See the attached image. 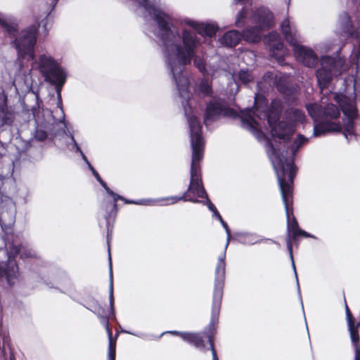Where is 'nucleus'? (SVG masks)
<instances>
[{
  "label": "nucleus",
  "instance_id": "2eb2a0df",
  "mask_svg": "<svg viewBox=\"0 0 360 360\" xmlns=\"http://www.w3.org/2000/svg\"><path fill=\"white\" fill-rule=\"evenodd\" d=\"M86 307L97 315L101 323L104 326L105 330L111 329L109 322L110 315H112L110 310L108 311L103 307L98 301L94 299L89 301Z\"/></svg>",
  "mask_w": 360,
  "mask_h": 360
},
{
  "label": "nucleus",
  "instance_id": "f03ea898",
  "mask_svg": "<svg viewBox=\"0 0 360 360\" xmlns=\"http://www.w3.org/2000/svg\"><path fill=\"white\" fill-rule=\"evenodd\" d=\"M226 254L222 253L218 258L215 268V278L212 299L211 319L207 327L200 332H187L184 340L198 349H204L205 340L207 339L212 352L214 347V335L221 311L226 277Z\"/></svg>",
  "mask_w": 360,
  "mask_h": 360
},
{
  "label": "nucleus",
  "instance_id": "72a5a7b5",
  "mask_svg": "<svg viewBox=\"0 0 360 360\" xmlns=\"http://www.w3.org/2000/svg\"><path fill=\"white\" fill-rule=\"evenodd\" d=\"M279 119L280 112L270 110L267 114V122L269 127L271 129L272 127H274L277 123H278V122H280Z\"/></svg>",
  "mask_w": 360,
  "mask_h": 360
},
{
  "label": "nucleus",
  "instance_id": "bb28decb",
  "mask_svg": "<svg viewBox=\"0 0 360 360\" xmlns=\"http://www.w3.org/2000/svg\"><path fill=\"white\" fill-rule=\"evenodd\" d=\"M348 330L354 347L360 346V336L359 328H360V321L355 323V320L347 323Z\"/></svg>",
  "mask_w": 360,
  "mask_h": 360
},
{
  "label": "nucleus",
  "instance_id": "412c9836",
  "mask_svg": "<svg viewBox=\"0 0 360 360\" xmlns=\"http://www.w3.org/2000/svg\"><path fill=\"white\" fill-rule=\"evenodd\" d=\"M261 27L258 26H251L243 30L241 33L242 39L247 42L256 44L261 40Z\"/></svg>",
  "mask_w": 360,
  "mask_h": 360
},
{
  "label": "nucleus",
  "instance_id": "4468645a",
  "mask_svg": "<svg viewBox=\"0 0 360 360\" xmlns=\"http://www.w3.org/2000/svg\"><path fill=\"white\" fill-rule=\"evenodd\" d=\"M293 51L296 58L307 67L314 68L318 63V57L311 49L297 44L293 46Z\"/></svg>",
  "mask_w": 360,
  "mask_h": 360
},
{
  "label": "nucleus",
  "instance_id": "a878e982",
  "mask_svg": "<svg viewBox=\"0 0 360 360\" xmlns=\"http://www.w3.org/2000/svg\"><path fill=\"white\" fill-rule=\"evenodd\" d=\"M39 60V70L43 76L58 65V64L53 58L46 56L45 55L41 56Z\"/></svg>",
  "mask_w": 360,
  "mask_h": 360
},
{
  "label": "nucleus",
  "instance_id": "4be33fe9",
  "mask_svg": "<svg viewBox=\"0 0 360 360\" xmlns=\"http://www.w3.org/2000/svg\"><path fill=\"white\" fill-rule=\"evenodd\" d=\"M242 39L241 33L237 30H230L224 33L220 39L221 44L228 47H235Z\"/></svg>",
  "mask_w": 360,
  "mask_h": 360
},
{
  "label": "nucleus",
  "instance_id": "9b49d317",
  "mask_svg": "<svg viewBox=\"0 0 360 360\" xmlns=\"http://www.w3.org/2000/svg\"><path fill=\"white\" fill-rule=\"evenodd\" d=\"M321 67L316 70L318 84L321 90L328 87L336 69L335 60L330 56L322 57Z\"/></svg>",
  "mask_w": 360,
  "mask_h": 360
},
{
  "label": "nucleus",
  "instance_id": "20e7f679",
  "mask_svg": "<svg viewBox=\"0 0 360 360\" xmlns=\"http://www.w3.org/2000/svg\"><path fill=\"white\" fill-rule=\"evenodd\" d=\"M202 160H197L192 158L191 164V178L187 190L181 196H170L158 200L160 205H172L179 201H188L193 203H203L198 198H205V201L210 199L206 190L203 186L200 162Z\"/></svg>",
  "mask_w": 360,
  "mask_h": 360
},
{
  "label": "nucleus",
  "instance_id": "6ab92c4d",
  "mask_svg": "<svg viewBox=\"0 0 360 360\" xmlns=\"http://www.w3.org/2000/svg\"><path fill=\"white\" fill-rule=\"evenodd\" d=\"M256 22L262 30L271 28L274 24L273 13L264 8H258L255 12Z\"/></svg>",
  "mask_w": 360,
  "mask_h": 360
},
{
  "label": "nucleus",
  "instance_id": "5701e85b",
  "mask_svg": "<svg viewBox=\"0 0 360 360\" xmlns=\"http://www.w3.org/2000/svg\"><path fill=\"white\" fill-rule=\"evenodd\" d=\"M281 31L285 40L290 46H294L297 44L296 32H292L290 27V22L288 18H285L281 24Z\"/></svg>",
  "mask_w": 360,
  "mask_h": 360
},
{
  "label": "nucleus",
  "instance_id": "a18cd8bd",
  "mask_svg": "<svg viewBox=\"0 0 360 360\" xmlns=\"http://www.w3.org/2000/svg\"><path fill=\"white\" fill-rule=\"evenodd\" d=\"M212 359L213 360H219L217 354V351H216V349H212Z\"/></svg>",
  "mask_w": 360,
  "mask_h": 360
},
{
  "label": "nucleus",
  "instance_id": "de8ad7c7",
  "mask_svg": "<svg viewBox=\"0 0 360 360\" xmlns=\"http://www.w3.org/2000/svg\"><path fill=\"white\" fill-rule=\"evenodd\" d=\"M109 263H110V271H112V259H111L110 254H109Z\"/></svg>",
  "mask_w": 360,
  "mask_h": 360
},
{
  "label": "nucleus",
  "instance_id": "cd10ccee",
  "mask_svg": "<svg viewBox=\"0 0 360 360\" xmlns=\"http://www.w3.org/2000/svg\"><path fill=\"white\" fill-rule=\"evenodd\" d=\"M0 25L11 38H15L18 33V25L14 21L8 22L0 17Z\"/></svg>",
  "mask_w": 360,
  "mask_h": 360
},
{
  "label": "nucleus",
  "instance_id": "a211bd4d",
  "mask_svg": "<svg viewBox=\"0 0 360 360\" xmlns=\"http://www.w3.org/2000/svg\"><path fill=\"white\" fill-rule=\"evenodd\" d=\"M186 24L193 27L198 34L202 37H213L216 35L217 32L219 30V27L217 25L198 22L192 20H187L185 21Z\"/></svg>",
  "mask_w": 360,
  "mask_h": 360
},
{
  "label": "nucleus",
  "instance_id": "864d4df0",
  "mask_svg": "<svg viewBox=\"0 0 360 360\" xmlns=\"http://www.w3.org/2000/svg\"><path fill=\"white\" fill-rule=\"evenodd\" d=\"M359 321H360V316H359Z\"/></svg>",
  "mask_w": 360,
  "mask_h": 360
},
{
  "label": "nucleus",
  "instance_id": "2f4dec72",
  "mask_svg": "<svg viewBox=\"0 0 360 360\" xmlns=\"http://www.w3.org/2000/svg\"><path fill=\"white\" fill-rule=\"evenodd\" d=\"M356 119H348L347 122L344 124L343 128L344 131L342 132L345 137L348 139V135L352 136L355 135L354 127H355V121Z\"/></svg>",
  "mask_w": 360,
  "mask_h": 360
},
{
  "label": "nucleus",
  "instance_id": "393cba45",
  "mask_svg": "<svg viewBox=\"0 0 360 360\" xmlns=\"http://www.w3.org/2000/svg\"><path fill=\"white\" fill-rule=\"evenodd\" d=\"M203 204L206 205L207 206L208 209L212 212L213 217H216L220 221L222 226L225 229V231L227 233V243H226V247H227L229 245V243L230 237H231V230L229 229L228 224L224 220L221 215L217 210L215 205L212 202L210 199H207V200L205 201V202H203Z\"/></svg>",
  "mask_w": 360,
  "mask_h": 360
},
{
  "label": "nucleus",
  "instance_id": "c9c22d12",
  "mask_svg": "<svg viewBox=\"0 0 360 360\" xmlns=\"http://www.w3.org/2000/svg\"><path fill=\"white\" fill-rule=\"evenodd\" d=\"M137 1L149 14H151V11L156 7L149 0H137Z\"/></svg>",
  "mask_w": 360,
  "mask_h": 360
},
{
  "label": "nucleus",
  "instance_id": "39448f33",
  "mask_svg": "<svg viewBox=\"0 0 360 360\" xmlns=\"http://www.w3.org/2000/svg\"><path fill=\"white\" fill-rule=\"evenodd\" d=\"M200 44V39L195 33L184 29L181 33V44H173L172 48L179 64L184 67L191 65L193 60L194 65L200 72H203L205 70V62L196 55Z\"/></svg>",
  "mask_w": 360,
  "mask_h": 360
},
{
  "label": "nucleus",
  "instance_id": "dca6fc26",
  "mask_svg": "<svg viewBox=\"0 0 360 360\" xmlns=\"http://www.w3.org/2000/svg\"><path fill=\"white\" fill-rule=\"evenodd\" d=\"M15 119V111L8 105V97L3 93L0 96V121L1 124L11 126Z\"/></svg>",
  "mask_w": 360,
  "mask_h": 360
},
{
  "label": "nucleus",
  "instance_id": "a19ab883",
  "mask_svg": "<svg viewBox=\"0 0 360 360\" xmlns=\"http://www.w3.org/2000/svg\"><path fill=\"white\" fill-rule=\"evenodd\" d=\"M168 333L172 334L176 336L180 337L183 340H184L185 336L186 335L187 332H181V331H177V330H172L168 331Z\"/></svg>",
  "mask_w": 360,
  "mask_h": 360
},
{
  "label": "nucleus",
  "instance_id": "f8f14e48",
  "mask_svg": "<svg viewBox=\"0 0 360 360\" xmlns=\"http://www.w3.org/2000/svg\"><path fill=\"white\" fill-rule=\"evenodd\" d=\"M171 72L173 75V78L176 82L179 94L181 98H183L182 105L186 108V106L191 108L189 101L191 98V93L190 91V82L187 79H181L183 70L179 67L177 68L174 65H171Z\"/></svg>",
  "mask_w": 360,
  "mask_h": 360
},
{
  "label": "nucleus",
  "instance_id": "c03bdc74",
  "mask_svg": "<svg viewBox=\"0 0 360 360\" xmlns=\"http://www.w3.org/2000/svg\"><path fill=\"white\" fill-rule=\"evenodd\" d=\"M105 219H106L105 218ZM105 221H106V226H107V229H108V236L109 232H112V230H110V225L112 226H113V223L115 222V219L114 221H111L109 224H108L107 220H105Z\"/></svg>",
  "mask_w": 360,
  "mask_h": 360
},
{
  "label": "nucleus",
  "instance_id": "79ce46f5",
  "mask_svg": "<svg viewBox=\"0 0 360 360\" xmlns=\"http://www.w3.org/2000/svg\"><path fill=\"white\" fill-rule=\"evenodd\" d=\"M354 348L355 352L354 360H360V345Z\"/></svg>",
  "mask_w": 360,
  "mask_h": 360
},
{
  "label": "nucleus",
  "instance_id": "f704fd0d",
  "mask_svg": "<svg viewBox=\"0 0 360 360\" xmlns=\"http://www.w3.org/2000/svg\"><path fill=\"white\" fill-rule=\"evenodd\" d=\"M307 139L302 134H298L297 139L294 141L292 146L293 154H295L299 148L306 142Z\"/></svg>",
  "mask_w": 360,
  "mask_h": 360
},
{
  "label": "nucleus",
  "instance_id": "09e8293b",
  "mask_svg": "<svg viewBox=\"0 0 360 360\" xmlns=\"http://www.w3.org/2000/svg\"><path fill=\"white\" fill-rule=\"evenodd\" d=\"M50 1H51V4H53V6L54 7L59 0H50Z\"/></svg>",
  "mask_w": 360,
  "mask_h": 360
},
{
  "label": "nucleus",
  "instance_id": "1a4fd4ad",
  "mask_svg": "<svg viewBox=\"0 0 360 360\" xmlns=\"http://www.w3.org/2000/svg\"><path fill=\"white\" fill-rule=\"evenodd\" d=\"M190 128L192 158L202 160L205 150V141L202 135V125L195 115L188 117Z\"/></svg>",
  "mask_w": 360,
  "mask_h": 360
},
{
  "label": "nucleus",
  "instance_id": "7c9ffc66",
  "mask_svg": "<svg viewBox=\"0 0 360 360\" xmlns=\"http://www.w3.org/2000/svg\"><path fill=\"white\" fill-rule=\"evenodd\" d=\"M289 120L295 123H303L305 120L304 113L299 109H293L288 112Z\"/></svg>",
  "mask_w": 360,
  "mask_h": 360
},
{
  "label": "nucleus",
  "instance_id": "423d86ee",
  "mask_svg": "<svg viewBox=\"0 0 360 360\" xmlns=\"http://www.w3.org/2000/svg\"><path fill=\"white\" fill-rule=\"evenodd\" d=\"M89 167L92 172L93 175L95 176L96 180L100 183L102 187L105 190L108 194H109L112 200H103L100 207V212L103 216L104 218L106 219L108 224H109L111 221H114L116 219L118 207H117V201L122 200L126 204H138L134 200H128L123 196L115 193L112 190H111L107 185V184L103 180L101 177L100 174L98 172L94 169V167L88 162Z\"/></svg>",
  "mask_w": 360,
  "mask_h": 360
},
{
  "label": "nucleus",
  "instance_id": "f3484780",
  "mask_svg": "<svg viewBox=\"0 0 360 360\" xmlns=\"http://www.w3.org/2000/svg\"><path fill=\"white\" fill-rule=\"evenodd\" d=\"M44 77L46 81L56 85L58 96L60 98L61 89L66 82V75L63 70L58 65L45 74Z\"/></svg>",
  "mask_w": 360,
  "mask_h": 360
},
{
  "label": "nucleus",
  "instance_id": "ddd939ff",
  "mask_svg": "<svg viewBox=\"0 0 360 360\" xmlns=\"http://www.w3.org/2000/svg\"><path fill=\"white\" fill-rule=\"evenodd\" d=\"M18 269L15 256L9 255L7 261L0 263V278L5 277L8 285L11 286L14 283L13 280L18 276Z\"/></svg>",
  "mask_w": 360,
  "mask_h": 360
},
{
  "label": "nucleus",
  "instance_id": "c85d7f7f",
  "mask_svg": "<svg viewBox=\"0 0 360 360\" xmlns=\"http://www.w3.org/2000/svg\"><path fill=\"white\" fill-rule=\"evenodd\" d=\"M108 333V360H115L116 358V342H117V338L118 336V333L115 335V337H112V329L106 330Z\"/></svg>",
  "mask_w": 360,
  "mask_h": 360
},
{
  "label": "nucleus",
  "instance_id": "3c124183",
  "mask_svg": "<svg viewBox=\"0 0 360 360\" xmlns=\"http://www.w3.org/2000/svg\"><path fill=\"white\" fill-rule=\"evenodd\" d=\"M313 108L312 105H310L309 107H307V110H308V112L310 115H311V108Z\"/></svg>",
  "mask_w": 360,
  "mask_h": 360
},
{
  "label": "nucleus",
  "instance_id": "0eeeda50",
  "mask_svg": "<svg viewBox=\"0 0 360 360\" xmlns=\"http://www.w3.org/2000/svg\"><path fill=\"white\" fill-rule=\"evenodd\" d=\"M340 115V110L337 105L333 103L326 105L322 110L321 114V117L324 120L314 125V136H320L328 132H341L342 127L339 122L328 120L338 119Z\"/></svg>",
  "mask_w": 360,
  "mask_h": 360
},
{
  "label": "nucleus",
  "instance_id": "37998d69",
  "mask_svg": "<svg viewBox=\"0 0 360 360\" xmlns=\"http://www.w3.org/2000/svg\"><path fill=\"white\" fill-rule=\"evenodd\" d=\"M283 43L279 41L273 45L272 49L279 51L283 49Z\"/></svg>",
  "mask_w": 360,
  "mask_h": 360
},
{
  "label": "nucleus",
  "instance_id": "f257e3e1",
  "mask_svg": "<svg viewBox=\"0 0 360 360\" xmlns=\"http://www.w3.org/2000/svg\"><path fill=\"white\" fill-rule=\"evenodd\" d=\"M268 154L276 172L282 200L285 207L287 218L288 238L286 245L291 259L293 260L292 246L298 247L300 237L314 238L311 233L300 229L294 215L293 184L297 167L295 165L293 157H285L278 147L268 139L266 141Z\"/></svg>",
  "mask_w": 360,
  "mask_h": 360
},
{
  "label": "nucleus",
  "instance_id": "ea45409f",
  "mask_svg": "<svg viewBox=\"0 0 360 360\" xmlns=\"http://www.w3.org/2000/svg\"><path fill=\"white\" fill-rule=\"evenodd\" d=\"M344 304H345V314H346V319H347V322H349V321H354L355 319L352 314V313L351 312L348 305H347V300H346V297L344 295Z\"/></svg>",
  "mask_w": 360,
  "mask_h": 360
},
{
  "label": "nucleus",
  "instance_id": "8fccbe9b",
  "mask_svg": "<svg viewBox=\"0 0 360 360\" xmlns=\"http://www.w3.org/2000/svg\"><path fill=\"white\" fill-rule=\"evenodd\" d=\"M15 255H18L20 252V248L18 247H15Z\"/></svg>",
  "mask_w": 360,
  "mask_h": 360
},
{
  "label": "nucleus",
  "instance_id": "c756f323",
  "mask_svg": "<svg viewBox=\"0 0 360 360\" xmlns=\"http://www.w3.org/2000/svg\"><path fill=\"white\" fill-rule=\"evenodd\" d=\"M274 84L279 93L286 96H290L292 94V89L288 86L286 79L283 77L276 78Z\"/></svg>",
  "mask_w": 360,
  "mask_h": 360
},
{
  "label": "nucleus",
  "instance_id": "58836bf2",
  "mask_svg": "<svg viewBox=\"0 0 360 360\" xmlns=\"http://www.w3.org/2000/svg\"><path fill=\"white\" fill-rule=\"evenodd\" d=\"M109 302H110V309L111 311L112 315L115 316V300L113 295V284L112 282L110 283V295H109Z\"/></svg>",
  "mask_w": 360,
  "mask_h": 360
},
{
  "label": "nucleus",
  "instance_id": "7ed1b4c3",
  "mask_svg": "<svg viewBox=\"0 0 360 360\" xmlns=\"http://www.w3.org/2000/svg\"><path fill=\"white\" fill-rule=\"evenodd\" d=\"M265 101L266 99L264 96L256 94L252 108H245L238 112L234 108L228 106L224 99L214 98L206 104L204 123L207 124V122H215L221 116L229 117L233 119H240L242 127L255 132L257 131L258 122L252 114H255V110H258L260 103Z\"/></svg>",
  "mask_w": 360,
  "mask_h": 360
},
{
  "label": "nucleus",
  "instance_id": "4c0bfd02",
  "mask_svg": "<svg viewBox=\"0 0 360 360\" xmlns=\"http://www.w3.org/2000/svg\"><path fill=\"white\" fill-rule=\"evenodd\" d=\"M238 77L243 84H248L252 80V75L247 71H240Z\"/></svg>",
  "mask_w": 360,
  "mask_h": 360
},
{
  "label": "nucleus",
  "instance_id": "e433bc0d",
  "mask_svg": "<svg viewBox=\"0 0 360 360\" xmlns=\"http://www.w3.org/2000/svg\"><path fill=\"white\" fill-rule=\"evenodd\" d=\"M34 136L36 140L39 141H44L47 139L48 134L45 130L37 129L34 131Z\"/></svg>",
  "mask_w": 360,
  "mask_h": 360
},
{
  "label": "nucleus",
  "instance_id": "9d476101",
  "mask_svg": "<svg viewBox=\"0 0 360 360\" xmlns=\"http://www.w3.org/2000/svg\"><path fill=\"white\" fill-rule=\"evenodd\" d=\"M152 14L160 31L158 37L163 45L165 47H168L169 42L172 41V36L173 34L172 30V23L170 22L171 18L168 14L157 7H155V8L151 11L150 15Z\"/></svg>",
  "mask_w": 360,
  "mask_h": 360
},
{
  "label": "nucleus",
  "instance_id": "6e6552de",
  "mask_svg": "<svg viewBox=\"0 0 360 360\" xmlns=\"http://www.w3.org/2000/svg\"><path fill=\"white\" fill-rule=\"evenodd\" d=\"M37 28L32 25L22 30L19 37L14 39L15 47L18 55L22 58L32 60L34 57V49L37 43Z\"/></svg>",
  "mask_w": 360,
  "mask_h": 360
},
{
  "label": "nucleus",
  "instance_id": "603ef678",
  "mask_svg": "<svg viewBox=\"0 0 360 360\" xmlns=\"http://www.w3.org/2000/svg\"><path fill=\"white\" fill-rule=\"evenodd\" d=\"M44 27V30L46 32H48V30H46V22H44V25H43Z\"/></svg>",
  "mask_w": 360,
  "mask_h": 360
},
{
  "label": "nucleus",
  "instance_id": "b1692460",
  "mask_svg": "<svg viewBox=\"0 0 360 360\" xmlns=\"http://www.w3.org/2000/svg\"><path fill=\"white\" fill-rule=\"evenodd\" d=\"M340 107L343 114L347 117V119H356L358 110L354 103H352L347 98L345 97L340 100Z\"/></svg>",
  "mask_w": 360,
  "mask_h": 360
},
{
  "label": "nucleus",
  "instance_id": "49530a36",
  "mask_svg": "<svg viewBox=\"0 0 360 360\" xmlns=\"http://www.w3.org/2000/svg\"><path fill=\"white\" fill-rule=\"evenodd\" d=\"M7 360H16L15 355L11 352L9 355V358Z\"/></svg>",
  "mask_w": 360,
  "mask_h": 360
},
{
  "label": "nucleus",
  "instance_id": "aec40b11",
  "mask_svg": "<svg viewBox=\"0 0 360 360\" xmlns=\"http://www.w3.org/2000/svg\"><path fill=\"white\" fill-rule=\"evenodd\" d=\"M292 129L288 122L280 121L271 129V134L273 137H277L285 141H288Z\"/></svg>",
  "mask_w": 360,
  "mask_h": 360
},
{
  "label": "nucleus",
  "instance_id": "473e14b6",
  "mask_svg": "<svg viewBox=\"0 0 360 360\" xmlns=\"http://www.w3.org/2000/svg\"><path fill=\"white\" fill-rule=\"evenodd\" d=\"M198 91L202 94L203 96H210L212 94V88L207 80L203 79L199 84Z\"/></svg>",
  "mask_w": 360,
  "mask_h": 360
}]
</instances>
